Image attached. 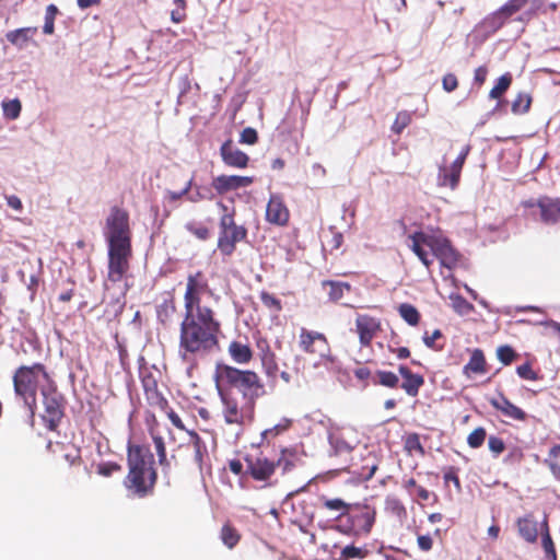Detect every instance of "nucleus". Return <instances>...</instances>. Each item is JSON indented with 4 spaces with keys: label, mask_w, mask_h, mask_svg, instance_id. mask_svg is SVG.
<instances>
[{
    "label": "nucleus",
    "mask_w": 560,
    "mask_h": 560,
    "mask_svg": "<svg viewBox=\"0 0 560 560\" xmlns=\"http://www.w3.org/2000/svg\"><path fill=\"white\" fill-rule=\"evenodd\" d=\"M221 323L215 312L184 313L179 325L178 355L185 362L205 358L219 348Z\"/></svg>",
    "instance_id": "f257e3e1"
},
{
    "label": "nucleus",
    "mask_w": 560,
    "mask_h": 560,
    "mask_svg": "<svg viewBox=\"0 0 560 560\" xmlns=\"http://www.w3.org/2000/svg\"><path fill=\"white\" fill-rule=\"evenodd\" d=\"M127 466L128 472L122 483L128 493L138 499L152 495L158 481V471L149 447L128 443Z\"/></svg>",
    "instance_id": "f03ea898"
},
{
    "label": "nucleus",
    "mask_w": 560,
    "mask_h": 560,
    "mask_svg": "<svg viewBox=\"0 0 560 560\" xmlns=\"http://www.w3.org/2000/svg\"><path fill=\"white\" fill-rule=\"evenodd\" d=\"M13 389L16 398L23 401L30 415L33 417L37 410V393H43V387L55 380L45 364L35 362L16 368L12 376Z\"/></svg>",
    "instance_id": "7ed1b4c3"
},
{
    "label": "nucleus",
    "mask_w": 560,
    "mask_h": 560,
    "mask_svg": "<svg viewBox=\"0 0 560 560\" xmlns=\"http://www.w3.org/2000/svg\"><path fill=\"white\" fill-rule=\"evenodd\" d=\"M218 390H232L243 399L255 401L260 395L262 385L258 375L253 371H242L236 368L218 364L215 369Z\"/></svg>",
    "instance_id": "20e7f679"
},
{
    "label": "nucleus",
    "mask_w": 560,
    "mask_h": 560,
    "mask_svg": "<svg viewBox=\"0 0 560 560\" xmlns=\"http://www.w3.org/2000/svg\"><path fill=\"white\" fill-rule=\"evenodd\" d=\"M376 517V511L366 503H349L341 524H331L330 528L346 535L363 536L370 534Z\"/></svg>",
    "instance_id": "39448f33"
},
{
    "label": "nucleus",
    "mask_w": 560,
    "mask_h": 560,
    "mask_svg": "<svg viewBox=\"0 0 560 560\" xmlns=\"http://www.w3.org/2000/svg\"><path fill=\"white\" fill-rule=\"evenodd\" d=\"M219 395L223 404V417L228 424L242 425L254 418L255 401L245 400L232 390L220 388Z\"/></svg>",
    "instance_id": "423d86ee"
},
{
    "label": "nucleus",
    "mask_w": 560,
    "mask_h": 560,
    "mask_svg": "<svg viewBox=\"0 0 560 560\" xmlns=\"http://www.w3.org/2000/svg\"><path fill=\"white\" fill-rule=\"evenodd\" d=\"M211 292L212 290L209 285L208 279L201 270L189 273L187 276L186 290L184 293L185 313L214 312L210 306L201 305V296L205 293Z\"/></svg>",
    "instance_id": "0eeeda50"
},
{
    "label": "nucleus",
    "mask_w": 560,
    "mask_h": 560,
    "mask_svg": "<svg viewBox=\"0 0 560 560\" xmlns=\"http://www.w3.org/2000/svg\"><path fill=\"white\" fill-rule=\"evenodd\" d=\"M105 237L108 245L131 244V229L127 210L114 206L105 222Z\"/></svg>",
    "instance_id": "6e6552de"
},
{
    "label": "nucleus",
    "mask_w": 560,
    "mask_h": 560,
    "mask_svg": "<svg viewBox=\"0 0 560 560\" xmlns=\"http://www.w3.org/2000/svg\"><path fill=\"white\" fill-rule=\"evenodd\" d=\"M44 415L43 420L50 431H56L63 416L66 400L63 395L58 390L56 382L43 387L42 393Z\"/></svg>",
    "instance_id": "1a4fd4ad"
},
{
    "label": "nucleus",
    "mask_w": 560,
    "mask_h": 560,
    "mask_svg": "<svg viewBox=\"0 0 560 560\" xmlns=\"http://www.w3.org/2000/svg\"><path fill=\"white\" fill-rule=\"evenodd\" d=\"M245 463V476H249L257 481L268 480L276 471L277 462L269 459L260 447H252L243 455Z\"/></svg>",
    "instance_id": "9d476101"
},
{
    "label": "nucleus",
    "mask_w": 560,
    "mask_h": 560,
    "mask_svg": "<svg viewBox=\"0 0 560 560\" xmlns=\"http://www.w3.org/2000/svg\"><path fill=\"white\" fill-rule=\"evenodd\" d=\"M247 236L244 226L237 225L230 214H225L220 220V233L218 237V249L223 257H230L236 248V244Z\"/></svg>",
    "instance_id": "9b49d317"
},
{
    "label": "nucleus",
    "mask_w": 560,
    "mask_h": 560,
    "mask_svg": "<svg viewBox=\"0 0 560 560\" xmlns=\"http://www.w3.org/2000/svg\"><path fill=\"white\" fill-rule=\"evenodd\" d=\"M131 257V244L108 245L107 279L110 282H119L126 277L130 269Z\"/></svg>",
    "instance_id": "f8f14e48"
},
{
    "label": "nucleus",
    "mask_w": 560,
    "mask_h": 560,
    "mask_svg": "<svg viewBox=\"0 0 560 560\" xmlns=\"http://www.w3.org/2000/svg\"><path fill=\"white\" fill-rule=\"evenodd\" d=\"M299 345L304 352L319 355L320 362H315L314 368L324 365L330 369L334 359L329 355L330 348L324 334L301 328Z\"/></svg>",
    "instance_id": "ddd939ff"
},
{
    "label": "nucleus",
    "mask_w": 560,
    "mask_h": 560,
    "mask_svg": "<svg viewBox=\"0 0 560 560\" xmlns=\"http://www.w3.org/2000/svg\"><path fill=\"white\" fill-rule=\"evenodd\" d=\"M527 0H509L497 11L488 14L478 25L479 30L488 37L498 32L506 21L518 12Z\"/></svg>",
    "instance_id": "4468645a"
},
{
    "label": "nucleus",
    "mask_w": 560,
    "mask_h": 560,
    "mask_svg": "<svg viewBox=\"0 0 560 560\" xmlns=\"http://www.w3.org/2000/svg\"><path fill=\"white\" fill-rule=\"evenodd\" d=\"M429 248L433 259L440 260L442 267L454 269L459 260L460 254L452 245L451 241L441 233H431Z\"/></svg>",
    "instance_id": "2eb2a0df"
},
{
    "label": "nucleus",
    "mask_w": 560,
    "mask_h": 560,
    "mask_svg": "<svg viewBox=\"0 0 560 560\" xmlns=\"http://www.w3.org/2000/svg\"><path fill=\"white\" fill-rule=\"evenodd\" d=\"M319 500L322 501V505L318 506L317 514L324 517L326 512H331L334 515L326 517L325 520L320 518L318 525L322 528H330V525L328 524L329 522H334V524H341L348 511L349 503L340 498L328 499L324 495L320 497Z\"/></svg>",
    "instance_id": "dca6fc26"
},
{
    "label": "nucleus",
    "mask_w": 560,
    "mask_h": 560,
    "mask_svg": "<svg viewBox=\"0 0 560 560\" xmlns=\"http://www.w3.org/2000/svg\"><path fill=\"white\" fill-rule=\"evenodd\" d=\"M527 207H534L535 205L539 208L540 220L545 224H556L560 220V199L550 198L547 196L540 197L536 202L528 201Z\"/></svg>",
    "instance_id": "f3484780"
},
{
    "label": "nucleus",
    "mask_w": 560,
    "mask_h": 560,
    "mask_svg": "<svg viewBox=\"0 0 560 560\" xmlns=\"http://www.w3.org/2000/svg\"><path fill=\"white\" fill-rule=\"evenodd\" d=\"M253 184V177L240 175H219L212 179V187L218 195L248 187Z\"/></svg>",
    "instance_id": "a211bd4d"
},
{
    "label": "nucleus",
    "mask_w": 560,
    "mask_h": 560,
    "mask_svg": "<svg viewBox=\"0 0 560 560\" xmlns=\"http://www.w3.org/2000/svg\"><path fill=\"white\" fill-rule=\"evenodd\" d=\"M220 155L226 166L245 168L248 165L249 156L234 145L231 139L224 141L220 148Z\"/></svg>",
    "instance_id": "6ab92c4d"
},
{
    "label": "nucleus",
    "mask_w": 560,
    "mask_h": 560,
    "mask_svg": "<svg viewBox=\"0 0 560 560\" xmlns=\"http://www.w3.org/2000/svg\"><path fill=\"white\" fill-rule=\"evenodd\" d=\"M489 404L504 417L516 420L526 421L528 415L514 405L503 393H499L498 397H491L488 399Z\"/></svg>",
    "instance_id": "aec40b11"
},
{
    "label": "nucleus",
    "mask_w": 560,
    "mask_h": 560,
    "mask_svg": "<svg viewBox=\"0 0 560 560\" xmlns=\"http://www.w3.org/2000/svg\"><path fill=\"white\" fill-rule=\"evenodd\" d=\"M47 451L50 452L54 456L62 458L70 467L72 466H81L83 460L81 457L80 448H77L74 445L66 444L62 442H51L47 443Z\"/></svg>",
    "instance_id": "412c9836"
},
{
    "label": "nucleus",
    "mask_w": 560,
    "mask_h": 560,
    "mask_svg": "<svg viewBox=\"0 0 560 560\" xmlns=\"http://www.w3.org/2000/svg\"><path fill=\"white\" fill-rule=\"evenodd\" d=\"M411 240L410 248L418 256L421 262L429 268L433 262L432 252L429 253L424 247L429 248V240H431V233L423 231H416L409 235Z\"/></svg>",
    "instance_id": "4be33fe9"
},
{
    "label": "nucleus",
    "mask_w": 560,
    "mask_h": 560,
    "mask_svg": "<svg viewBox=\"0 0 560 560\" xmlns=\"http://www.w3.org/2000/svg\"><path fill=\"white\" fill-rule=\"evenodd\" d=\"M398 372L402 377L400 387L410 397H416L419 394L420 388L424 384V377L421 374L413 373L407 365L400 364Z\"/></svg>",
    "instance_id": "5701e85b"
},
{
    "label": "nucleus",
    "mask_w": 560,
    "mask_h": 560,
    "mask_svg": "<svg viewBox=\"0 0 560 560\" xmlns=\"http://www.w3.org/2000/svg\"><path fill=\"white\" fill-rule=\"evenodd\" d=\"M518 535L528 544H535L538 538V522L535 516L529 513L516 521Z\"/></svg>",
    "instance_id": "b1692460"
},
{
    "label": "nucleus",
    "mask_w": 560,
    "mask_h": 560,
    "mask_svg": "<svg viewBox=\"0 0 560 560\" xmlns=\"http://www.w3.org/2000/svg\"><path fill=\"white\" fill-rule=\"evenodd\" d=\"M38 28L36 26L21 27L9 31L5 34L7 40L19 49L25 48L30 42H33Z\"/></svg>",
    "instance_id": "393cba45"
},
{
    "label": "nucleus",
    "mask_w": 560,
    "mask_h": 560,
    "mask_svg": "<svg viewBox=\"0 0 560 560\" xmlns=\"http://www.w3.org/2000/svg\"><path fill=\"white\" fill-rule=\"evenodd\" d=\"M355 326L360 342L363 346L370 345L376 329L378 328V323L373 317L360 315L357 317Z\"/></svg>",
    "instance_id": "a878e982"
},
{
    "label": "nucleus",
    "mask_w": 560,
    "mask_h": 560,
    "mask_svg": "<svg viewBox=\"0 0 560 560\" xmlns=\"http://www.w3.org/2000/svg\"><path fill=\"white\" fill-rule=\"evenodd\" d=\"M158 424L159 423H158V420H156L155 416L152 415L151 416V422L148 421L149 433H150V435L152 438V441L154 443V446H155V451H156L158 458H159V464L162 467H168L170 466V462H168L167 456H166V448H165L164 439H163V436L156 430Z\"/></svg>",
    "instance_id": "bb28decb"
},
{
    "label": "nucleus",
    "mask_w": 560,
    "mask_h": 560,
    "mask_svg": "<svg viewBox=\"0 0 560 560\" xmlns=\"http://www.w3.org/2000/svg\"><path fill=\"white\" fill-rule=\"evenodd\" d=\"M228 351L233 361L238 364H246L253 358V351L249 345L241 340H233L230 342Z\"/></svg>",
    "instance_id": "cd10ccee"
},
{
    "label": "nucleus",
    "mask_w": 560,
    "mask_h": 560,
    "mask_svg": "<svg viewBox=\"0 0 560 560\" xmlns=\"http://www.w3.org/2000/svg\"><path fill=\"white\" fill-rule=\"evenodd\" d=\"M282 472L291 470L298 464L302 463L304 451L302 445L282 447Z\"/></svg>",
    "instance_id": "c85d7f7f"
},
{
    "label": "nucleus",
    "mask_w": 560,
    "mask_h": 560,
    "mask_svg": "<svg viewBox=\"0 0 560 560\" xmlns=\"http://www.w3.org/2000/svg\"><path fill=\"white\" fill-rule=\"evenodd\" d=\"M322 287L327 292L329 300L332 302L340 301L343 298L345 292L349 293L351 290L350 283L343 281L324 280L322 282Z\"/></svg>",
    "instance_id": "c756f323"
},
{
    "label": "nucleus",
    "mask_w": 560,
    "mask_h": 560,
    "mask_svg": "<svg viewBox=\"0 0 560 560\" xmlns=\"http://www.w3.org/2000/svg\"><path fill=\"white\" fill-rule=\"evenodd\" d=\"M328 443L331 448L330 454L336 456L345 453H350L354 448L353 445L346 441L343 434L339 430L328 432Z\"/></svg>",
    "instance_id": "7c9ffc66"
},
{
    "label": "nucleus",
    "mask_w": 560,
    "mask_h": 560,
    "mask_svg": "<svg viewBox=\"0 0 560 560\" xmlns=\"http://www.w3.org/2000/svg\"><path fill=\"white\" fill-rule=\"evenodd\" d=\"M540 534H541V545L545 551L546 559L548 560H557V553L553 540L549 533L548 520L545 515L542 522L540 523Z\"/></svg>",
    "instance_id": "2f4dec72"
},
{
    "label": "nucleus",
    "mask_w": 560,
    "mask_h": 560,
    "mask_svg": "<svg viewBox=\"0 0 560 560\" xmlns=\"http://www.w3.org/2000/svg\"><path fill=\"white\" fill-rule=\"evenodd\" d=\"M176 301L174 295L167 294L161 304L158 305L156 314L158 318L162 324H166L171 320L173 315L176 313Z\"/></svg>",
    "instance_id": "473e14b6"
},
{
    "label": "nucleus",
    "mask_w": 560,
    "mask_h": 560,
    "mask_svg": "<svg viewBox=\"0 0 560 560\" xmlns=\"http://www.w3.org/2000/svg\"><path fill=\"white\" fill-rule=\"evenodd\" d=\"M460 171L452 168L451 166L447 168L445 166L439 167V183L442 186H448L452 189H455L460 179Z\"/></svg>",
    "instance_id": "72a5a7b5"
},
{
    "label": "nucleus",
    "mask_w": 560,
    "mask_h": 560,
    "mask_svg": "<svg viewBox=\"0 0 560 560\" xmlns=\"http://www.w3.org/2000/svg\"><path fill=\"white\" fill-rule=\"evenodd\" d=\"M372 383L388 388H397L399 386V377L392 371L377 370L372 377Z\"/></svg>",
    "instance_id": "f704fd0d"
},
{
    "label": "nucleus",
    "mask_w": 560,
    "mask_h": 560,
    "mask_svg": "<svg viewBox=\"0 0 560 560\" xmlns=\"http://www.w3.org/2000/svg\"><path fill=\"white\" fill-rule=\"evenodd\" d=\"M189 435H190V444L194 448V459H195V463L197 464V466L199 468L202 467V464H203V458L205 456L208 455V451H207V447L203 443V441L201 440V438L195 432V431H189Z\"/></svg>",
    "instance_id": "c9c22d12"
},
{
    "label": "nucleus",
    "mask_w": 560,
    "mask_h": 560,
    "mask_svg": "<svg viewBox=\"0 0 560 560\" xmlns=\"http://www.w3.org/2000/svg\"><path fill=\"white\" fill-rule=\"evenodd\" d=\"M471 371L474 373L486 372V359L481 349H474L468 363L464 366V372Z\"/></svg>",
    "instance_id": "e433bc0d"
},
{
    "label": "nucleus",
    "mask_w": 560,
    "mask_h": 560,
    "mask_svg": "<svg viewBox=\"0 0 560 560\" xmlns=\"http://www.w3.org/2000/svg\"><path fill=\"white\" fill-rule=\"evenodd\" d=\"M220 537L222 542L230 549L234 548L241 540L238 530L230 523L222 526Z\"/></svg>",
    "instance_id": "4c0bfd02"
},
{
    "label": "nucleus",
    "mask_w": 560,
    "mask_h": 560,
    "mask_svg": "<svg viewBox=\"0 0 560 560\" xmlns=\"http://www.w3.org/2000/svg\"><path fill=\"white\" fill-rule=\"evenodd\" d=\"M398 313L410 326H417L420 322V313L412 304L401 303L398 307Z\"/></svg>",
    "instance_id": "58836bf2"
},
{
    "label": "nucleus",
    "mask_w": 560,
    "mask_h": 560,
    "mask_svg": "<svg viewBox=\"0 0 560 560\" xmlns=\"http://www.w3.org/2000/svg\"><path fill=\"white\" fill-rule=\"evenodd\" d=\"M512 83V74L506 72L502 74L494 86L491 89L489 93V97L492 100L500 98L510 88Z\"/></svg>",
    "instance_id": "ea45409f"
},
{
    "label": "nucleus",
    "mask_w": 560,
    "mask_h": 560,
    "mask_svg": "<svg viewBox=\"0 0 560 560\" xmlns=\"http://www.w3.org/2000/svg\"><path fill=\"white\" fill-rule=\"evenodd\" d=\"M532 104V97L526 92H521L516 96V98L512 102V113L515 115H523L526 114Z\"/></svg>",
    "instance_id": "a19ab883"
},
{
    "label": "nucleus",
    "mask_w": 560,
    "mask_h": 560,
    "mask_svg": "<svg viewBox=\"0 0 560 560\" xmlns=\"http://www.w3.org/2000/svg\"><path fill=\"white\" fill-rule=\"evenodd\" d=\"M144 397H145L148 405L151 408L158 409L160 411L167 410L168 401L164 397V395L160 392V389L150 392V393L145 394Z\"/></svg>",
    "instance_id": "79ce46f5"
},
{
    "label": "nucleus",
    "mask_w": 560,
    "mask_h": 560,
    "mask_svg": "<svg viewBox=\"0 0 560 560\" xmlns=\"http://www.w3.org/2000/svg\"><path fill=\"white\" fill-rule=\"evenodd\" d=\"M59 13L58 8L55 4H49L45 11V23L43 26V32L46 35H51L55 32V19Z\"/></svg>",
    "instance_id": "37998d69"
},
{
    "label": "nucleus",
    "mask_w": 560,
    "mask_h": 560,
    "mask_svg": "<svg viewBox=\"0 0 560 560\" xmlns=\"http://www.w3.org/2000/svg\"><path fill=\"white\" fill-rule=\"evenodd\" d=\"M3 115L8 119H16L22 109V104L18 98L4 101L2 103Z\"/></svg>",
    "instance_id": "c03bdc74"
},
{
    "label": "nucleus",
    "mask_w": 560,
    "mask_h": 560,
    "mask_svg": "<svg viewBox=\"0 0 560 560\" xmlns=\"http://www.w3.org/2000/svg\"><path fill=\"white\" fill-rule=\"evenodd\" d=\"M451 300L454 311L459 315H467L474 310V305L460 294L451 295Z\"/></svg>",
    "instance_id": "a18cd8bd"
},
{
    "label": "nucleus",
    "mask_w": 560,
    "mask_h": 560,
    "mask_svg": "<svg viewBox=\"0 0 560 560\" xmlns=\"http://www.w3.org/2000/svg\"><path fill=\"white\" fill-rule=\"evenodd\" d=\"M368 555L369 550L365 547H355L354 545H347L341 550V558L345 560L363 559Z\"/></svg>",
    "instance_id": "49530a36"
},
{
    "label": "nucleus",
    "mask_w": 560,
    "mask_h": 560,
    "mask_svg": "<svg viewBox=\"0 0 560 560\" xmlns=\"http://www.w3.org/2000/svg\"><path fill=\"white\" fill-rule=\"evenodd\" d=\"M266 217L269 222L280 223V200L276 197H271L267 205Z\"/></svg>",
    "instance_id": "de8ad7c7"
},
{
    "label": "nucleus",
    "mask_w": 560,
    "mask_h": 560,
    "mask_svg": "<svg viewBox=\"0 0 560 560\" xmlns=\"http://www.w3.org/2000/svg\"><path fill=\"white\" fill-rule=\"evenodd\" d=\"M497 357L502 364L509 365L516 359L517 353L511 346L504 345L498 348Z\"/></svg>",
    "instance_id": "09e8293b"
},
{
    "label": "nucleus",
    "mask_w": 560,
    "mask_h": 560,
    "mask_svg": "<svg viewBox=\"0 0 560 560\" xmlns=\"http://www.w3.org/2000/svg\"><path fill=\"white\" fill-rule=\"evenodd\" d=\"M405 450L408 452H418L420 455H424L425 451L420 442L418 433H410L405 439Z\"/></svg>",
    "instance_id": "8fccbe9b"
},
{
    "label": "nucleus",
    "mask_w": 560,
    "mask_h": 560,
    "mask_svg": "<svg viewBox=\"0 0 560 560\" xmlns=\"http://www.w3.org/2000/svg\"><path fill=\"white\" fill-rule=\"evenodd\" d=\"M486 436H487V432H486V429L482 428V427H479L477 429H475L467 438V444L471 447V448H478L480 446H482V444L485 443V440H486Z\"/></svg>",
    "instance_id": "3c124183"
},
{
    "label": "nucleus",
    "mask_w": 560,
    "mask_h": 560,
    "mask_svg": "<svg viewBox=\"0 0 560 560\" xmlns=\"http://www.w3.org/2000/svg\"><path fill=\"white\" fill-rule=\"evenodd\" d=\"M119 471H121V465L116 462H102L96 466V472L103 477H110Z\"/></svg>",
    "instance_id": "603ef678"
},
{
    "label": "nucleus",
    "mask_w": 560,
    "mask_h": 560,
    "mask_svg": "<svg viewBox=\"0 0 560 560\" xmlns=\"http://www.w3.org/2000/svg\"><path fill=\"white\" fill-rule=\"evenodd\" d=\"M262 365H264V369L266 370V373L268 374V376H270L273 381H276L277 380L278 366H277V363L275 361L273 354H271L269 352H264V354H262Z\"/></svg>",
    "instance_id": "864d4df0"
},
{
    "label": "nucleus",
    "mask_w": 560,
    "mask_h": 560,
    "mask_svg": "<svg viewBox=\"0 0 560 560\" xmlns=\"http://www.w3.org/2000/svg\"><path fill=\"white\" fill-rule=\"evenodd\" d=\"M411 117L410 114L407 112H399L396 115V119L392 126L393 132L399 135L402 132V130L410 124Z\"/></svg>",
    "instance_id": "5fc2aeb1"
},
{
    "label": "nucleus",
    "mask_w": 560,
    "mask_h": 560,
    "mask_svg": "<svg viewBox=\"0 0 560 560\" xmlns=\"http://www.w3.org/2000/svg\"><path fill=\"white\" fill-rule=\"evenodd\" d=\"M175 9L171 12V20L174 23H180L185 21L186 14V1L185 0H174Z\"/></svg>",
    "instance_id": "6e6d98bb"
},
{
    "label": "nucleus",
    "mask_w": 560,
    "mask_h": 560,
    "mask_svg": "<svg viewBox=\"0 0 560 560\" xmlns=\"http://www.w3.org/2000/svg\"><path fill=\"white\" fill-rule=\"evenodd\" d=\"M517 375L527 381H537L539 380V375L532 369L529 362H525L516 368Z\"/></svg>",
    "instance_id": "4d7b16f0"
},
{
    "label": "nucleus",
    "mask_w": 560,
    "mask_h": 560,
    "mask_svg": "<svg viewBox=\"0 0 560 560\" xmlns=\"http://www.w3.org/2000/svg\"><path fill=\"white\" fill-rule=\"evenodd\" d=\"M488 446L494 458L499 457V455L505 450L504 441L495 435L489 436Z\"/></svg>",
    "instance_id": "13d9d810"
},
{
    "label": "nucleus",
    "mask_w": 560,
    "mask_h": 560,
    "mask_svg": "<svg viewBox=\"0 0 560 560\" xmlns=\"http://www.w3.org/2000/svg\"><path fill=\"white\" fill-rule=\"evenodd\" d=\"M280 434V425L276 424L271 429H267L261 433V446L264 445H275V441L278 439Z\"/></svg>",
    "instance_id": "bf43d9fd"
},
{
    "label": "nucleus",
    "mask_w": 560,
    "mask_h": 560,
    "mask_svg": "<svg viewBox=\"0 0 560 560\" xmlns=\"http://www.w3.org/2000/svg\"><path fill=\"white\" fill-rule=\"evenodd\" d=\"M212 198H213V195L211 194V190L207 187H200V186H197L196 189L188 197V199L191 202H199L205 199L210 200Z\"/></svg>",
    "instance_id": "052dcab7"
},
{
    "label": "nucleus",
    "mask_w": 560,
    "mask_h": 560,
    "mask_svg": "<svg viewBox=\"0 0 560 560\" xmlns=\"http://www.w3.org/2000/svg\"><path fill=\"white\" fill-rule=\"evenodd\" d=\"M442 336V331L440 329H435L431 336H429L428 332H424L422 340L428 348L440 351L443 349V346H438L435 340L440 339Z\"/></svg>",
    "instance_id": "680f3d73"
},
{
    "label": "nucleus",
    "mask_w": 560,
    "mask_h": 560,
    "mask_svg": "<svg viewBox=\"0 0 560 560\" xmlns=\"http://www.w3.org/2000/svg\"><path fill=\"white\" fill-rule=\"evenodd\" d=\"M257 140H258V133L252 127H247V128L243 129V131L241 132V136H240L241 143L252 145V144H255L257 142Z\"/></svg>",
    "instance_id": "e2e57ef3"
},
{
    "label": "nucleus",
    "mask_w": 560,
    "mask_h": 560,
    "mask_svg": "<svg viewBox=\"0 0 560 560\" xmlns=\"http://www.w3.org/2000/svg\"><path fill=\"white\" fill-rule=\"evenodd\" d=\"M523 451L518 446H514L510 448L509 453L503 458V463L505 464H517L523 459Z\"/></svg>",
    "instance_id": "0e129e2a"
},
{
    "label": "nucleus",
    "mask_w": 560,
    "mask_h": 560,
    "mask_svg": "<svg viewBox=\"0 0 560 560\" xmlns=\"http://www.w3.org/2000/svg\"><path fill=\"white\" fill-rule=\"evenodd\" d=\"M457 470L458 469L453 466L448 467L447 470L444 472L443 479L446 483L453 482L454 486L456 487L457 491H460L462 486H460V480H459Z\"/></svg>",
    "instance_id": "69168bd1"
},
{
    "label": "nucleus",
    "mask_w": 560,
    "mask_h": 560,
    "mask_svg": "<svg viewBox=\"0 0 560 560\" xmlns=\"http://www.w3.org/2000/svg\"><path fill=\"white\" fill-rule=\"evenodd\" d=\"M187 230L194 234L197 238L201 240V241H206L209 238L210 236V231L207 226L205 225H199V226H196L194 224H188L187 225Z\"/></svg>",
    "instance_id": "338daca9"
},
{
    "label": "nucleus",
    "mask_w": 560,
    "mask_h": 560,
    "mask_svg": "<svg viewBox=\"0 0 560 560\" xmlns=\"http://www.w3.org/2000/svg\"><path fill=\"white\" fill-rule=\"evenodd\" d=\"M141 383H142L144 395L150 393V392L159 389L158 381L150 373L144 375V376H142Z\"/></svg>",
    "instance_id": "774afa93"
}]
</instances>
